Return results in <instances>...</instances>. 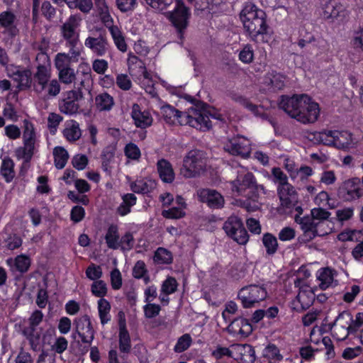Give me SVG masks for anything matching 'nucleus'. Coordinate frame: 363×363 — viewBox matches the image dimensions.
<instances>
[{"label": "nucleus", "mask_w": 363, "mask_h": 363, "mask_svg": "<svg viewBox=\"0 0 363 363\" xmlns=\"http://www.w3.org/2000/svg\"><path fill=\"white\" fill-rule=\"evenodd\" d=\"M279 106L289 116L304 124L315 123L320 114L319 105L305 94L282 96Z\"/></svg>", "instance_id": "f257e3e1"}, {"label": "nucleus", "mask_w": 363, "mask_h": 363, "mask_svg": "<svg viewBox=\"0 0 363 363\" xmlns=\"http://www.w3.org/2000/svg\"><path fill=\"white\" fill-rule=\"evenodd\" d=\"M240 18L251 40L257 43L266 41L264 35L268 34L269 27L267 23V14L263 10L248 3L241 11Z\"/></svg>", "instance_id": "f03ea898"}, {"label": "nucleus", "mask_w": 363, "mask_h": 363, "mask_svg": "<svg viewBox=\"0 0 363 363\" xmlns=\"http://www.w3.org/2000/svg\"><path fill=\"white\" fill-rule=\"evenodd\" d=\"M74 325L75 326V333L72 334V337L75 339V334H77L84 345L79 340L76 341L74 344L77 346L78 353L84 354L89 351L94 339L95 330L88 315L76 318L74 321Z\"/></svg>", "instance_id": "7ed1b4c3"}, {"label": "nucleus", "mask_w": 363, "mask_h": 363, "mask_svg": "<svg viewBox=\"0 0 363 363\" xmlns=\"http://www.w3.org/2000/svg\"><path fill=\"white\" fill-rule=\"evenodd\" d=\"M206 158L203 151L192 150L188 152L183 161L181 174L186 178L196 177L204 172Z\"/></svg>", "instance_id": "20e7f679"}, {"label": "nucleus", "mask_w": 363, "mask_h": 363, "mask_svg": "<svg viewBox=\"0 0 363 363\" xmlns=\"http://www.w3.org/2000/svg\"><path fill=\"white\" fill-rule=\"evenodd\" d=\"M233 186L240 193L248 189L246 196L253 201H257L260 193L264 191L263 186L257 184L253 174L249 172L239 173L237 179L233 182Z\"/></svg>", "instance_id": "39448f33"}, {"label": "nucleus", "mask_w": 363, "mask_h": 363, "mask_svg": "<svg viewBox=\"0 0 363 363\" xmlns=\"http://www.w3.org/2000/svg\"><path fill=\"white\" fill-rule=\"evenodd\" d=\"M181 125H189L200 130L206 131L211 128L212 124L205 114L200 113L198 108H191L189 112L180 111L177 117Z\"/></svg>", "instance_id": "423d86ee"}, {"label": "nucleus", "mask_w": 363, "mask_h": 363, "mask_svg": "<svg viewBox=\"0 0 363 363\" xmlns=\"http://www.w3.org/2000/svg\"><path fill=\"white\" fill-rule=\"evenodd\" d=\"M176 7L173 11L168 13V18L176 28L179 38H184V33L189 25L191 13L182 0H175Z\"/></svg>", "instance_id": "0eeeda50"}, {"label": "nucleus", "mask_w": 363, "mask_h": 363, "mask_svg": "<svg viewBox=\"0 0 363 363\" xmlns=\"http://www.w3.org/2000/svg\"><path fill=\"white\" fill-rule=\"evenodd\" d=\"M267 296L266 289L263 286L251 284L242 287L238 297L245 308L254 307L256 303L264 300Z\"/></svg>", "instance_id": "6e6552de"}, {"label": "nucleus", "mask_w": 363, "mask_h": 363, "mask_svg": "<svg viewBox=\"0 0 363 363\" xmlns=\"http://www.w3.org/2000/svg\"><path fill=\"white\" fill-rule=\"evenodd\" d=\"M225 233L239 245H245L249 240V235L242 220L235 216H230L224 223Z\"/></svg>", "instance_id": "1a4fd4ad"}, {"label": "nucleus", "mask_w": 363, "mask_h": 363, "mask_svg": "<svg viewBox=\"0 0 363 363\" xmlns=\"http://www.w3.org/2000/svg\"><path fill=\"white\" fill-rule=\"evenodd\" d=\"M295 221L301 225L303 232L299 239L304 242H310L316 236H323L328 234L327 231L320 230L321 222H316L310 216L300 217L298 215L295 217Z\"/></svg>", "instance_id": "9d476101"}, {"label": "nucleus", "mask_w": 363, "mask_h": 363, "mask_svg": "<svg viewBox=\"0 0 363 363\" xmlns=\"http://www.w3.org/2000/svg\"><path fill=\"white\" fill-rule=\"evenodd\" d=\"M338 196L345 201H352L363 196V187L358 177L345 181L338 189Z\"/></svg>", "instance_id": "9b49d317"}, {"label": "nucleus", "mask_w": 363, "mask_h": 363, "mask_svg": "<svg viewBox=\"0 0 363 363\" xmlns=\"http://www.w3.org/2000/svg\"><path fill=\"white\" fill-rule=\"evenodd\" d=\"M223 148L230 155L240 156L242 158L249 157L251 152L250 142L244 137H233L228 139Z\"/></svg>", "instance_id": "f8f14e48"}, {"label": "nucleus", "mask_w": 363, "mask_h": 363, "mask_svg": "<svg viewBox=\"0 0 363 363\" xmlns=\"http://www.w3.org/2000/svg\"><path fill=\"white\" fill-rule=\"evenodd\" d=\"M82 98L83 94L80 87H78L77 91L72 90L66 92L65 98L59 104L60 111L68 115L76 113L79 108L78 101Z\"/></svg>", "instance_id": "ddd939ff"}, {"label": "nucleus", "mask_w": 363, "mask_h": 363, "mask_svg": "<svg viewBox=\"0 0 363 363\" xmlns=\"http://www.w3.org/2000/svg\"><path fill=\"white\" fill-rule=\"evenodd\" d=\"M81 18L77 15H72L67 21L61 26V33L63 38L74 48L79 41V34L76 29L79 26Z\"/></svg>", "instance_id": "4468645a"}, {"label": "nucleus", "mask_w": 363, "mask_h": 363, "mask_svg": "<svg viewBox=\"0 0 363 363\" xmlns=\"http://www.w3.org/2000/svg\"><path fill=\"white\" fill-rule=\"evenodd\" d=\"M84 45L97 56L105 55L109 48L106 32L100 30L98 35L89 36L85 40Z\"/></svg>", "instance_id": "2eb2a0df"}, {"label": "nucleus", "mask_w": 363, "mask_h": 363, "mask_svg": "<svg viewBox=\"0 0 363 363\" xmlns=\"http://www.w3.org/2000/svg\"><path fill=\"white\" fill-rule=\"evenodd\" d=\"M315 290L309 286H307L306 289L301 288L296 300L292 302V304L294 305V309L297 311H303L309 308L315 301Z\"/></svg>", "instance_id": "dca6fc26"}, {"label": "nucleus", "mask_w": 363, "mask_h": 363, "mask_svg": "<svg viewBox=\"0 0 363 363\" xmlns=\"http://www.w3.org/2000/svg\"><path fill=\"white\" fill-rule=\"evenodd\" d=\"M198 197L200 201L206 203L211 208H220L225 203L223 196L214 189H201L198 191Z\"/></svg>", "instance_id": "f3484780"}, {"label": "nucleus", "mask_w": 363, "mask_h": 363, "mask_svg": "<svg viewBox=\"0 0 363 363\" xmlns=\"http://www.w3.org/2000/svg\"><path fill=\"white\" fill-rule=\"evenodd\" d=\"M233 358L240 363H254L255 352L248 344L233 345Z\"/></svg>", "instance_id": "a211bd4d"}, {"label": "nucleus", "mask_w": 363, "mask_h": 363, "mask_svg": "<svg viewBox=\"0 0 363 363\" xmlns=\"http://www.w3.org/2000/svg\"><path fill=\"white\" fill-rule=\"evenodd\" d=\"M277 194L283 208L291 209L298 203V194L291 184L277 188Z\"/></svg>", "instance_id": "6ab92c4d"}, {"label": "nucleus", "mask_w": 363, "mask_h": 363, "mask_svg": "<svg viewBox=\"0 0 363 363\" xmlns=\"http://www.w3.org/2000/svg\"><path fill=\"white\" fill-rule=\"evenodd\" d=\"M230 323L227 328L229 333L239 335L242 337H248L252 332V326L249 320L242 317L230 320Z\"/></svg>", "instance_id": "aec40b11"}, {"label": "nucleus", "mask_w": 363, "mask_h": 363, "mask_svg": "<svg viewBox=\"0 0 363 363\" xmlns=\"http://www.w3.org/2000/svg\"><path fill=\"white\" fill-rule=\"evenodd\" d=\"M31 72L28 69H21L18 67H14L9 69V76L14 81L18 82L17 87L19 89H26L31 86L32 78Z\"/></svg>", "instance_id": "412c9836"}, {"label": "nucleus", "mask_w": 363, "mask_h": 363, "mask_svg": "<svg viewBox=\"0 0 363 363\" xmlns=\"http://www.w3.org/2000/svg\"><path fill=\"white\" fill-rule=\"evenodd\" d=\"M321 7L325 19L336 18L344 11V7L337 0H321Z\"/></svg>", "instance_id": "4be33fe9"}, {"label": "nucleus", "mask_w": 363, "mask_h": 363, "mask_svg": "<svg viewBox=\"0 0 363 363\" xmlns=\"http://www.w3.org/2000/svg\"><path fill=\"white\" fill-rule=\"evenodd\" d=\"M33 88L35 91L40 94L45 89L48 82L50 79V74L46 66L39 65L37 67V72L35 73Z\"/></svg>", "instance_id": "5701e85b"}, {"label": "nucleus", "mask_w": 363, "mask_h": 363, "mask_svg": "<svg viewBox=\"0 0 363 363\" xmlns=\"http://www.w3.org/2000/svg\"><path fill=\"white\" fill-rule=\"evenodd\" d=\"M17 16L11 10L0 13V26L6 29L12 35L18 33L16 28Z\"/></svg>", "instance_id": "b1692460"}, {"label": "nucleus", "mask_w": 363, "mask_h": 363, "mask_svg": "<svg viewBox=\"0 0 363 363\" xmlns=\"http://www.w3.org/2000/svg\"><path fill=\"white\" fill-rule=\"evenodd\" d=\"M333 134L332 138H334V147L338 149H349L353 145L352 134L348 131L334 130L331 133Z\"/></svg>", "instance_id": "393cba45"}, {"label": "nucleus", "mask_w": 363, "mask_h": 363, "mask_svg": "<svg viewBox=\"0 0 363 363\" xmlns=\"http://www.w3.org/2000/svg\"><path fill=\"white\" fill-rule=\"evenodd\" d=\"M131 115L137 127L145 128L152 124V118L150 113L146 111L142 112L137 104H133Z\"/></svg>", "instance_id": "a878e982"}, {"label": "nucleus", "mask_w": 363, "mask_h": 363, "mask_svg": "<svg viewBox=\"0 0 363 363\" xmlns=\"http://www.w3.org/2000/svg\"><path fill=\"white\" fill-rule=\"evenodd\" d=\"M157 167L160 177L164 182L172 183L174 181V172L169 161L161 159L157 162Z\"/></svg>", "instance_id": "bb28decb"}, {"label": "nucleus", "mask_w": 363, "mask_h": 363, "mask_svg": "<svg viewBox=\"0 0 363 363\" xmlns=\"http://www.w3.org/2000/svg\"><path fill=\"white\" fill-rule=\"evenodd\" d=\"M119 350L121 352L129 353L131 350L130 337L125 324L119 325Z\"/></svg>", "instance_id": "cd10ccee"}, {"label": "nucleus", "mask_w": 363, "mask_h": 363, "mask_svg": "<svg viewBox=\"0 0 363 363\" xmlns=\"http://www.w3.org/2000/svg\"><path fill=\"white\" fill-rule=\"evenodd\" d=\"M337 325L340 327V330L343 332V336L348 335L350 333V325L352 323V314L347 311L340 313L335 318Z\"/></svg>", "instance_id": "c85d7f7f"}, {"label": "nucleus", "mask_w": 363, "mask_h": 363, "mask_svg": "<svg viewBox=\"0 0 363 363\" xmlns=\"http://www.w3.org/2000/svg\"><path fill=\"white\" fill-rule=\"evenodd\" d=\"M0 173L6 182H11L15 177L14 162L10 157H6L4 158Z\"/></svg>", "instance_id": "c756f323"}, {"label": "nucleus", "mask_w": 363, "mask_h": 363, "mask_svg": "<svg viewBox=\"0 0 363 363\" xmlns=\"http://www.w3.org/2000/svg\"><path fill=\"white\" fill-rule=\"evenodd\" d=\"M96 108L100 111H110L114 105L113 97L104 92L97 95L95 98Z\"/></svg>", "instance_id": "7c9ffc66"}, {"label": "nucleus", "mask_w": 363, "mask_h": 363, "mask_svg": "<svg viewBox=\"0 0 363 363\" xmlns=\"http://www.w3.org/2000/svg\"><path fill=\"white\" fill-rule=\"evenodd\" d=\"M155 183L152 180H138L130 185L131 190L138 194H147L155 188Z\"/></svg>", "instance_id": "2f4dec72"}, {"label": "nucleus", "mask_w": 363, "mask_h": 363, "mask_svg": "<svg viewBox=\"0 0 363 363\" xmlns=\"http://www.w3.org/2000/svg\"><path fill=\"white\" fill-rule=\"evenodd\" d=\"M106 242L108 248L112 250L118 249V242L120 240L118 227L115 225H111L105 236Z\"/></svg>", "instance_id": "473e14b6"}, {"label": "nucleus", "mask_w": 363, "mask_h": 363, "mask_svg": "<svg viewBox=\"0 0 363 363\" xmlns=\"http://www.w3.org/2000/svg\"><path fill=\"white\" fill-rule=\"evenodd\" d=\"M54 162L57 169H61L65 167L69 159L67 151L62 147H56L53 150Z\"/></svg>", "instance_id": "72a5a7b5"}, {"label": "nucleus", "mask_w": 363, "mask_h": 363, "mask_svg": "<svg viewBox=\"0 0 363 363\" xmlns=\"http://www.w3.org/2000/svg\"><path fill=\"white\" fill-rule=\"evenodd\" d=\"M22 333L29 341L31 349L34 351L38 350L40 337V333L36 332V329L33 328H24Z\"/></svg>", "instance_id": "f704fd0d"}, {"label": "nucleus", "mask_w": 363, "mask_h": 363, "mask_svg": "<svg viewBox=\"0 0 363 363\" xmlns=\"http://www.w3.org/2000/svg\"><path fill=\"white\" fill-rule=\"evenodd\" d=\"M123 202L118 207L117 211L121 216H125L130 211V207L136 203V196L133 194L123 196Z\"/></svg>", "instance_id": "c9c22d12"}, {"label": "nucleus", "mask_w": 363, "mask_h": 363, "mask_svg": "<svg viewBox=\"0 0 363 363\" xmlns=\"http://www.w3.org/2000/svg\"><path fill=\"white\" fill-rule=\"evenodd\" d=\"M72 55L70 57L67 54L65 53H58L56 55L55 60V64L57 69L60 71L62 69L69 67V64L71 62L72 57H77L79 55V52L75 51L72 48Z\"/></svg>", "instance_id": "e433bc0d"}, {"label": "nucleus", "mask_w": 363, "mask_h": 363, "mask_svg": "<svg viewBox=\"0 0 363 363\" xmlns=\"http://www.w3.org/2000/svg\"><path fill=\"white\" fill-rule=\"evenodd\" d=\"M262 242L266 248V252L269 255H273L278 249L277 238L271 233H267L263 235Z\"/></svg>", "instance_id": "4c0bfd02"}, {"label": "nucleus", "mask_w": 363, "mask_h": 363, "mask_svg": "<svg viewBox=\"0 0 363 363\" xmlns=\"http://www.w3.org/2000/svg\"><path fill=\"white\" fill-rule=\"evenodd\" d=\"M110 33L117 48L121 52H125L127 50V44L122 31L118 26L111 27Z\"/></svg>", "instance_id": "58836bf2"}, {"label": "nucleus", "mask_w": 363, "mask_h": 363, "mask_svg": "<svg viewBox=\"0 0 363 363\" xmlns=\"http://www.w3.org/2000/svg\"><path fill=\"white\" fill-rule=\"evenodd\" d=\"M154 260L160 264H170L172 262V254L164 247H159L155 252Z\"/></svg>", "instance_id": "ea45409f"}, {"label": "nucleus", "mask_w": 363, "mask_h": 363, "mask_svg": "<svg viewBox=\"0 0 363 363\" xmlns=\"http://www.w3.org/2000/svg\"><path fill=\"white\" fill-rule=\"evenodd\" d=\"M71 9H79L84 13H88L92 8L91 0H65Z\"/></svg>", "instance_id": "a19ab883"}, {"label": "nucleus", "mask_w": 363, "mask_h": 363, "mask_svg": "<svg viewBox=\"0 0 363 363\" xmlns=\"http://www.w3.org/2000/svg\"><path fill=\"white\" fill-rule=\"evenodd\" d=\"M98 308L101 324L104 325L110 320L108 313L111 305L107 300L101 298L98 301Z\"/></svg>", "instance_id": "79ce46f5"}, {"label": "nucleus", "mask_w": 363, "mask_h": 363, "mask_svg": "<svg viewBox=\"0 0 363 363\" xmlns=\"http://www.w3.org/2000/svg\"><path fill=\"white\" fill-rule=\"evenodd\" d=\"M64 136L70 142H74L81 137V130L79 124L74 122L70 128H67L63 131Z\"/></svg>", "instance_id": "37998d69"}, {"label": "nucleus", "mask_w": 363, "mask_h": 363, "mask_svg": "<svg viewBox=\"0 0 363 363\" xmlns=\"http://www.w3.org/2000/svg\"><path fill=\"white\" fill-rule=\"evenodd\" d=\"M196 107L198 108L199 111L205 114L209 120L210 117L220 121L222 120V115L218 113L214 108L210 107L208 104L201 103L199 105H197Z\"/></svg>", "instance_id": "c03bdc74"}, {"label": "nucleus", "mask_w": 363, "mask_h": 363, "mask_svg": "<svg viewBox=\"0 0 363 363\" xmlns=\"http://www.w3.org/2000/svg\"><path fill=\"white\" fill-rule=\"evenodd\" d=\"M134 244L135 240L133 238V234L130 232H127L120 239L118 242V248H120L123 252L129 251L133 247Z\"/></svg>", "instance_id": "a18cd8bd"}, {"label": "nucleus", "mask_w": 363, "mask_h": 363, "mask_svg": "<svg viewBox=\"0 0 363 363\" xmlns=\"http://www.w3.org/2000/svg\"><path fill=\"white\" fill-rule=\"evenodd\" d=\"M274 177V182L278 183L277 188H282L290 184L288 182V177L279 167H274L272 171Z\"/></svg>", "instance_id": "49530a36"}, {"label": "nucleus", "mask_w": 363, "mask_h": 363, "mask_svg": "<svg viewBox=\"0 0 363 363\" xmlns=\"http://www.w3.org/2000/svg\"><path fill=\"white\" fill-rule=\"evenodd\" d=\"M191 342L192 340L189 334L183 335L178 339L174 348V352L180 353L186 350L190 347Z\"/></svg>", "instance_id": "de8ad7c7"}, {"label": "nucleus", "mask_w": 363, "mask_h": 363, "mask_svg": "<svg viewBox=\"0 0 363 363\" xmlns=\"http://www.w3.org/2000/svg\"><path fill=\"white\" fill-rule=\"evenodd\" d=\"M311 218L316 222H321V225L323 221L329 218L330 213L327 210L322 208H314L311 211Z\"/></svg>", "instance_id": "09e8293b"}, {"label": "nucleus", "mask_w": 363, "mask_h": 363, "mask_svg": "<svg viewBox=\"0 0 363 363\" xmlns=\"http://www.w3.org/2000/svg\"><path fill=\"white\" fill-rule=\"evenodd\" d=\"M350 43L356 52H363V27L354 32Z\"/></svg>", "instance_id": "8fccbe9b"}, {"label": "nucleus", "mask_w": 363, "mask_h": 363, "mask_svg": "<svg viewBox=\"0 0 363 363\" xmlns=\"http://www.w3.org/2000/svg\"><path fill=\"white\" fill-rule=\"evenodd\" d=\"M91 292L95 296L102 298L107 293L106 284L102 280L94 281L91 284Z\"/></svg>", "instance_id": "3c124183"}, {"label": "nucleus", "mask_w": 363, "mask_h": 363, "mask_svg": "<svg viewBox=\"0 0 363 363\" xmlns=\"http://www.w3.org/2000/svg\"><path fill=\"white\" fill-rule=\"evenodd\" d=\"M263 357L269 360H281L282 356L279 353V350L274 345H269L263 352Z\"/></svg>", "instance_id": "603ef678"}, {"label": "nucleus", "mask_w": 363, "mask_h": 363, "mask_svg": "<svg viewBox=\"0 0 363 363\" xmlns=\"http://www.w3.org/2000/svg\"><path fill=\"white\" fill-rule=\"evenodd\" d=\"M30 264V259L25 255H18L15 259L16 267L21 273L26 272L29 269Z\"/></svg>", "instance_id": "864d4df0"}, {"label": "nucleus", "mask_w": 363, "mask_h": 363, "mask_svg": "<svg viewBox=\"0 0 363 363\" xmlns=\"http://www.w3.org/2000/svg\"><path fill=\"white\" fill-rule=\"evenodd\" d=\"M178 284L177 280L174 277H168L162 285V291L169 295L176 291Z\"/></svg>", "instance_id": "5fc2aeb1"}, {"label": "nucleus", "mask_w": 363, "mask_h": 363, "mask_svg": "<svg viewBox=\"0 0 363 363\" xmlns=\"http://www.w3.org/2000/svg\"><path fill=\"white\" fill-rule=\"evenodd\" d=\"M254 58V51L252 46L249 44L245 45L240 52L239 59L244 63L249 64L252 62Z\"/></svg>", "instance_id": "6e6d98bb"}, {"label": "nucleus", "mask_w": 363, "mask_h": 363, "mask_svg": "<svg viewBox=\"0 0 363 363\" xmlns=\"http://www.w3.org/2000/svg\"><path fill=\"white\" fill-rule=\"evenodd\" d=\"M59 77L65 84H70L75 79V73L73 69L69 67L59 71Z\"/></svg>", "instance_id": "4d7b16f0"}, {"label": "nucleus", "mask_w": 363, "mask_h": 363, "mask_svg": "<svg viewBox=\"0 0 363 363\" xmlns=\"http://www.w3.org/2000/svg\"><path fill=\"white\" fill-rule=\"evenodd\" d=\"M144 314L146 318H152L159 315L161 307L158 304L147 303L143 307Z\"/></svg>", "instance_id": "13d9d810"}, {"label": "nucleus", "mask_w": 363, "mask_h": 363, "mask_svg": "<svg viewBox=\"0 0 363 363\" xmlns=\"http://www.w3.org/2000/svg\"><path fill=\"white\" fill-rule=\"evenodd\" d=\"M318 279L320 281L319 287L322 290L326 289L333 281L331 272L328 269H325L322 273H320Z\"/></svg>", "instance_id": "bf43d9fd"}, {"label": "nucleus", "mask_w": 363, "mask_h": 363, "mask_svg": "<svg viewBox=\"0 0 363 363\" xmlns=\"http://www.w3.org/2000/svg\"><path fill=\"white\" fill-rule=\"evenodd\" d=\"M86 277L93 281L100 279L102 276V269L100 266L91 264L86 269Z\"/></svg>", "instance_id": "052dcab7"}, {"label": "nucleus", "mask_w": 363, "mask_h": 363, "mask_svg": "<svg viewBox=\"0 0 363 363\" xmlns=\"http://www.w3.org/2000/svg\"><path fill=\"white\" fill-rule=\"evenodd\" d=\"M162 215L166 218L177 219L183 217L185 213L181 208L173 207L169 210H164Z\"/></svg>", "instance_id": "680f3d73"}, {"label": "nucleus", "mask_w": 363, "mask_h": 363, "mask_svg": "<svg viewBox=\"0 0 363 363\" xmlns=\"http://www.w3.org/2000/svg\"><path fill=\"white\" fill-rule=\"evenodd\" d=\"M354 213V208L349 207L339 209L336 211V216L340 222H344L350 220Z\"/></svg>", "instance_id": "e2e57ef3"}, {"label": "nucleus", "mask_w": 363, "mask_h": 363, "mask_svg": "<svg viewBox=\"0 0 363 363\" xmlns=\"http://www.w3.org/2000/svg\"><path fill=\"white\" fill-rule=\"evenodd\" d=\"M72 164L78 170L84 169L88 164V159L84 155H77L72 160Z\"/></svg>", "instance_id": "0e129e2a"}, {"label": "nucleus", "mask_w": 363, "mask_h": 363, "mask_svg": "<svg viewBox=\"0 0 363 363\" xmlns=\"http://www.w3.org/2000/svg\"><path fill=\"white\" fill-rule=\"evenodd\" d=\"M43 15L49 21L52 20L55 16V9L51 5L50 1H44L41 6Z\"/></svg>", "instance_id": "69168bd1"}, {"label": "nucleus", "mask_w": 363, "mask_h": 363, "mask_svg": "<svg viewBox=\"0 0 363 363\" xmlns=\"http://www.w3.org/2000/svg\"><path fill=\"white\" fill-rule=\"evenodd\" d=\"M68 346V341L62 336L56 339L55 344L52 345V350L57 354H62L65 352Z\"/></svg>", "instance_id": "338daca9"}, {"label": "nucleus", "mask_w": 363, "mask_h": 363, "mask_svg": "<svg viewBox=\"0 0 363 363\" xmlns=\"http://www.w3.org/2000/svg\"><path fill=\"white\" fill-rule=\"evenodd\" d=\"M125 153L128 158L133 160H137L140 156V151L139 148L133 143H129L125 146Z\"/></svg>", "instance_id": "774afa93"}]
</instances>
